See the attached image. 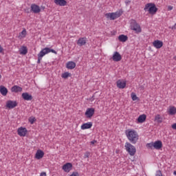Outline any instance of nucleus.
<instances>
[{
    "mask_svg": "<svg viewBox=\"0 0 176 176\" xmlns=\"http://www.w3.org/2000/svg\"><path fill=\"white\" fill-rule=\"evenodd\" d=\"M125 135L131 144H137L138 140H140L138 132L134 129H127L125 131Z\"/></svg>",
    "mask_w": 176,
    "mask_h": 176,
    "instance_id": "f257e3e1",
    "label": "nucleus"
},
{
    "mask_svg": "<svg viewBox=\"0 0 176 176\" xmlns=\"http://www.w3.org/2000/svg\"><path fill=\"white\" fill-rule=\"evenodd\" d=\"M144 12H148L149 14H156L157 12V8L153 3H148L145 5L144 8Z\"/></svg>",
    "mask_w": 176,
    "mask_h": 176,
    "instance_id": "f03ea898",
    "label": "nucleus"
},
{
    "mask_svg": "<svg viewBox=\"0 0 176 176\" xmlns=\"http://www.w3.org/2000/svg\"><path fill=\"white\" fill-rule=\"evenodd\" d=\"M124 146H125V151L128 152L130 156H134V155L137 153V148H135V146L131 144V143L126 142L125 143Z\"/></svg>",
    "mask_w": 176,
    "mask_h": 176,
    "instance_id": "7ed1b4c3",
    "label": "nucleus"
},
{
    "mask_svg": "<svg viewBox=\"0 0 176 176\" xmlns=\"http://www.w3.org/2000/svg\"><path fill=\"white\" fill-rule=\"evenodd\" d=\"M147 148H149L150 149H157L159 151V149H162L163 148V143L160 140H157L155 142H152L151 143H148L146 144Z\"/></svg>",
    "mask_w": 176,
    "mask_h": 176,
    "instance_id": "20e7f679",
    "label": "nucleus"
},
{
    "mask_svg": "<svg viewBox=\"0 0 176 176\" xmlns=\"http://www.w3.org/2000/svg\"><path fill=\"white\" fill-rule=\"evenodd\" d=\"M122 13L120 10L116 12H109L105 14V17L109 20H116V19H119L122 16Z\"/></svg>",
    "mask_w": 176,
    "mask_h": 176,
    "instance_id": "39448f33",
    "label": "nucleus"
},
{
    "mask_svg": "<svg viewBox=\"0 0 176 176\" xmlns=\"http://www.w3.org/2000/svg\"><path fill=\"white\" fill-rule=\"evenodd\" d=\"M49 53H54V54H57V52L56 50L50 49L49 47L43 48L38 54V56L43 58L46 54H49Z\"/></svg>",
    "mask_w": 176,
    "mask_h": 176,
    "instance_id": "423d86ee",
    "label": "nucleus"
},
{
    "mask_svg": "<svg viewBox=\"0 0 176 176\" xmlns=\"http://www.w3.org/2000/svg\"><path fill=\"white\" fill-rule=\"evenodd\" d=\"M131 30H132V31H135L136 34H140V32H142V31L141 26L137 23V21H135V20L131 21Z\"/></svg>",
    "mask_w": 176,
    "mask_h": 176,
    "instance_id": "0eeeda50",
    "label": "nucleus"
},
{
    "mask_svg": "<svg viewBox=\"0 0 176 176\" xmlns=\"http://www.w3.org/2000/svg\"><path fill=\"white\" fill-rule=\"evenodd\" d=\"M28 133V130H27V128L25 127L21 126L17 129V134L19 137H25Z\"/></svg>",
    "mask_w": 176,
    "mask_h": 176,
    "instance_id": "6e6552de",
    "label": "nucleus"
},
{
    "mask_svg": "<svg viewBox=\"0 0 176 176\" xmlns=\"http://www.w3.org/2000/svg\"><path fill=\"white\" fill-rule=\"evenodd\" d=\"M96 110L94 108H88L87 109V111H85V116L87 118V119H91L94 115V112Z\"/></svg>",
    "mask_w": 176,
    "mask_h": 176,
    "instance_id": "1a4fd4ad",
    "label": "nucleus"
},
{
    "mask_svg": "<svg viewBox=\"0 0 176 176\" xmlns=\"http://www.w3.org/2000/svg\"><path fill=\"white\" fill-rule=\"evenodd\" d=\"M17 105V102L14 100H8L6 104V108L8 109H13V108H16Z\"/></svg>",
    "mask_w": 176,
    "mask_h": 176,
    "instance_id": "9d476101",
    "label": "nucleus"
},
{
    "mask_svg": "<svg viewBox=\"0 0 176 176\" xmlns=\"http://www.w3.org/2000/svg\"><path fill=\"white\" fill-rule=\"evenodd\" d=\"M112 60H113V61H115L116 63H118V61L122 60V55H120V54L119 52H115L113 54Z\"/></svg>",
    "mask_w": 176,
    "mask_h": 176,
    "instance_id": "9b49d317",
    "label": "nucleus"
},
{
    "mask_svg": "<svg viewBox=\"0 0 176 176\" xmlns=\"http://www.w3.org/2000/svg\"><path fill=\"white\" fill-rule=\"evenodd\" d=\"M116 85L118 89H124L127 85V82H126V80H118L116 82Z\"/></svg>",
    "mask_w": 176,
    "mask_h": 176,
    "instance_id": "f8f14e48",
    "label": "nucleus"
},
{
    "mask_svg": "<svg viewBox=\"0 0 176 176\" xmlns=\"http://www.w3.org/2000/svg\"><path fill=\"white\" fill-rule=\"evenodd\" d=\"M86 43H87V38L86 37L79 38L78 40L77 41V45L78 46H80V47L85 46Z\"/></svg>",
    "mask_w": 176,
    "mask_h": 176,
    "instance_id": "ddd939ff",
    "label": "nucleus"
},
{
    "mask_svg": "<svg viewBox=\"0 0 176 176\" xmlns=\"http://www.w3.org/2000/svg\"><path fill=\"white\" fill-rule=\"evenodd\" d=\"M62 170H63L65 173H69V171L72 170V164L69 162L66 163L63 166Z\"/></svg>",
    "mask_w": 176,
    "mask_h": 176,
    "instance_id": "4468645a",
    "label": "nucleus"
},
{
    "mask_svg": "<svg viewBox=\"0 0 176 176\" xmlns=\"http://www.w3.org/2000/svg\"><path fill=\"white\" fill-rule=\"evenodd\" d=\"M30 8L33 13H41V7L36 4H32Z\"/></svg>",
    "mask_w": 176,
    "mask_h": 176,
    "instance_id": "2eb2a0df",
    "label": "nucleus"
},
{
    "mask_svg": "<svg viewBox=\"0 0 176 176\" xmlns=\"http://www.w3.org/2000/svg\"><path fill=\"white\" fill-rule=\"evenodd\" d=\"M153 45L155 49H161V47H163V41L155 40L153 42Z\"/></svg>",
    "mask_w": 176,
    "mask_h": 176,
    "instance_id": "dca6fc26",
    "label": "nucleus"
},
{
    "mask_svg": "<svg viewBox=\"0 0 176 176\" xmlns=\"http://www.w3.org/2000/svg\"><path fill=\"white\" fill-rule=\"evenodd\" d=\"M167 113L170 116H174V115H176V107L174 106H170L167 109Z\"/></svg>",
    "mask_w": 176,
    "mask_h": 176,
    "instance_id": "f3484780",
    "label": "nucleus"
},
{
    "mask_svg": "<svg viewBox=\"0 0 176 176\" xmlns=\"http://www.w3.org/2000/svg\"><path fill=\"white\" fill-rule=\"evenodd\" d=\"M45 156V153L43 151L39 149L37 150L36 154H35V159H37V160H40V159H42Z\"/></svg>",
    "mask_w": 176,
    "mask_h": 176,
    "instance_id": "a211bd4d",
    "label": "nucleus"
},
{
    "mask_svg": "<svg viewBox=\"0 0 176 176\" xmlns=\"http://www.w3.org/2000/svg\"><path fill=\"white\" fill-rule=\"evenodd\" d=\"M93 127V122H88L87 123H84L81 125L80 129L81 130H87L89 129H91Z\"/></svg>",
    "mask_w": 176,
    "mask_h": 176,
    "instance_id": "6ab92c4d",
    "label": "nucleus"
},
{
    "mask_svg": "<svg viewBox=\"0 0 176 176\" xmlns=\"http://www.w3.org/2000/svg\"><path fill=\"white\" fill-rule=\"evenodd\" d=\"M22 98H23V100L25 101H31V100H32V96L27 92H25L22 94Z\"/></svg>",
    "mask_w": 176,
    "mask_h": 176,
    "instance_id": "aec40b11",
    "label": "nucleus"
},
{
    "mask_svg": "<svg viewBox=\"0 0 176 176\" xmlns=\"http://www.w3.org/2000/svg\"><path fill=\"white\" fill-rule=\"evenodd\" d=\"M55 4L58 5V6H66L67 1L65 0H54Z\"/></svg>",
    "mask_w": 176,
    "mask_h": 176,
    "instance_id": "412c9836",
    "label": "nucleus"
},
{
    "mask_svg": "<svg viewBox=\"0 0 176 176\" xmlns=\"http://www.w3.org/2000/svg\"><path fill=\"white\" fill-rule=\"evenodd\" d=\"M11 91L12 93H19L23 91V88L17 85H14L11 88Z\"/></svg>",
    "mask_w": 176,
    "mask_h": 176,
    "instance_id": "4be33fe9",
    "label": "nucleus"
},
{
    "mask_svg": "<svg viewBox=\"0 0 176 176\" xmlns=\"http://www.w3.org/2000/svg\"><path fill=\"white\" fill-rule=\"evenodd\" d=\"M75 67H76V63L74 61H69L66 64V68H67V69H74Z\"/></svg>",
    "mask_w": 176,
    "mask_h": 176,
    "instance_id": "5701e85b",
    "label": "nucleus"
},
{
    "mask_svg": "<svg viewBox=\"0 0 176 176\" xmlns=\"http://www.w3.org/2000/svg\"><path fill=\"white\" fill-rule=\"evenodd\" d=\"M27 36V30L23 28L22 32H21L18 36L19 39H24Z\"/></svg>",
    "mask_w": 176,
    "mask_h": 176,
    "instance_id": "b1692460",
    "label": "nucleus"
},
{
    "mask_svg": "<svg viewBox=\"0 0 176 176\" xmlns=\"http://www.w3.org/2000/svg\"><path fill=\"white\" fill-rule=\"evenodd\" d=\"M154 121H155L157 123H162L163 122V117L160 114H157L155 116Z\"/></svg>",
    "mask_w": 176,
    "mask_h": 176,
    "instance_id": "393cba45",
    "label": "nucleus"
},
{
    "mask_svg": "<svg viewBox=\"0 0 176 176\" xmlns=\"http://www.w3.org/2000/svg\"><path fill=\"white\" fill-rule=\"evenodd\" d=\"M0 93L2 96H6L8 94V89L5 86H0Z\"/></svg>",
    "mask_w": 176,
    "mask_h": 176,
    "instance_id": "a878e982",
    "label": "nucleus"
},
{
    "mask_svg": "<svg viewBox=\"0 0 176 176\" xmlns=\"http://www.w3.org/2000/svg\"><path fill=\"white\" fill-rule=\"evenodd\" d=\"M146 120V115H140L138 118V123H144Z\"/></svg>",
    "mask_w": 176,
    "mask_h": 176,
    "instance_id": "bb28decb",
    "label": "nucleus"
},
{
    "mask_svg": "<svg viewBox=\"0 0 176 176\" xmlns=\"http://www.w3.org/2000/svg\"><path fill=\"white\" fill-rule=\"evenodd\" d=\"M20 54L25 55L28 53V50L27 49V47L22 46L21 49L19 50Z\"/></svg>",
    "mask_w": 176,
    "mask_h": 176,
    "instance_id": "cd10ccee",
    "label": "nucleus"
},
{
    "mask_svg": "<svg viewBox=\"0 0 176 176\" xmlns=\"http://www.w3.org/2000/svg\"><path fill=\"white\" fill-rule=\"evenodd\" d=\"M118 39H119L120 42H126V41H127V39H129V37H127V36H126L124 34H121L118 36Z\"/></svg>",
    "mask_w": 176,
    "mask_h": 176,
    "instance_id": "c85d7f7f",
    "label": "nucleus"
},
{
    "mask_svg": "<svg viewBox=\"0 0 176 176\" xmlns=\"http://www.w3.org/2000/svg\"><path fill=\"white\" fill-rule=\"evenodd\" d=\"M131 97L133 101H137V100H140L138 96H137V94H135V93H134V92H132L131 94Z\"/></svg>",
    "mask_w": 176,
    "mask_h": 176,
    "instance_id": "c756f323",
    "label": "nucleus"
},
{
    "mask_svg": "<svg viewBox=\"0 0 176 176\" xmlns=\"http://www.w3.org/2000/svg\"><path fill=\"white\" fill-rule=\"evenodd\" d=\"M61 76L63 79H67V78H69V76H71V74L68 72H65L62 74Z\"/></svg>",
    "mask_w": 176,
    "mask_h": 176,
    "instance_id": "7c9ffc66",
    "label": "nucleus"
},
{
    "mask_svg": "<svg viewBox=\"0 0 176 176\" xmlns=\"http://www.w3.org/2000/svg\"><path fill=\"white\" fill-rule=\"evenodd\" d=\"M35 120H36V119H35V117H30L29 118V122L31 124H34Z\"/></svg>",
    "mask_w": 176,
    "mask_h": 176,
    "instance_id": "2f4dec72",
    "label": "nucleus"
},
{
    "mask_svg": "<svg viewBox=\"0 0 176 176\" xmlns=\"http://www.w3.org/2000/svg\"><path fill=\"white\" fill-rule=\"evenodd\" d=\"M89 156H90V153L89 152H86L84 155V158L85 159H89Z\"/></svg>",
    "mask_w": 176,
    "mask_h": 176,
    "instance_id": "473e14b6",
    "label": "nucleus"
},
{
    "mask_svg": "<svg viewBox=\"0 0 176 176\" xmlns=\"http://www.w3.org/2000/svg\"><path fill=\"white\" fill-rule=\"evenodd\" d=\"M155 176H163V175L162 174V171L157 170L156 172Z\"/></svg>",
    "mask_w": 176,
    "mask_h": 176,
    "instance_id": "72a5a7b5",
    "label": "nucleus"
},
{
    "mask_svg": "<svg viewBox=\"0 0 176 176\" xmlns=\"http://www.w3.org/2000/svg\"><path fill=\"white\" fill-rule=\"evenodd\" d=\"M41 60H42V57L38 56V60H37L38 64H41Z\"/></svg>",
    "mask_w": 176,
    "mask_h": 176,
    "instance_id": "f704fd0d",
    "label": "nucleus"
},
{
    "mask_svg": "<svg viewBox=\"0 0 176 176\" xmlns=\"http://www.w3.org/2000/svg\"><path fill=\"white\" fill-rule=\"evenodd\" d=\"M171 127L173 129V130H176V123L172 124Z\"/></svg>",
    "mask_w": 176,
    "mask_h": 176,
    "instance_id": "c9c22d12",
    "label": "nucleus"
},
{
    "mask_svg": "<svg viewBox=\"0 0 176 176\" xmlns=\"http://www.w3.org/2000/svg\"><path fill=\"white\" fill-rule=\"evenodd\" d=\"M91 145H94V144H97V140H92L91 142Z\"/></svg>",
    "mask_w": 176,
    "mask_h": 176,
    "instance_id": "e433bc0d",
    "label": "nucleus"
},
{
    "mask_svg": "<svg viewBox=\"0 0 176 176\" xmlns=\"http://www.w3.org/2000/svg\"><path fill=\"white\" fill-rule=\"evenodd\" d=\"M173 6H168V10H173Z\"/></svg>",
    "mask_w": 176,
    "mask_h": 176,
    "instance_id": "4c0bfd02",
    "label": "nucleus"
},
{
    "mask_svg": "<svg viewBox=\"0 0 176 176\" xmlns=\"http://www.w3.org/2000/svg\"><path fill=\"white\" fill-rule=\"evenodd\" d=\"M3 52V47H2L1 45H0V53H2Z\"/></svg>",
    "mask_w": 176,
    "mask_h": 176,
    "instance_id": "58836bf2",
    "label": "nucleus"
},
{
    "mask_svg": "<svg viewBox=\"0 0 176 176\" xmlns=\"http://www.w3.org/2000/svg\"><path fill=\"white\" fill-rule=\"evenodd\" d=\"M172 30H176V23L172 27Z\"/></svg>",
    "mask_w": 176,
    "mask_h": 176,
    "instance_id": "ea45409f",
    "label": "nucleus"
},
{
    "mask_svg": "<svg viewBox=\"0 0 176 176\" xmlns=\"http://www.w3.org/2000/svg\"><path fill=\"white\" fill-rule=\"evenodd\" d=\"M90 100L91 102H93V100H94V96H93Z\"/></svg>",
    "mask_w": 176,
    "mask_h": 176,
    "instance_id": "a19ab883",
    "label": "nucleus"
},
{
    "mask_svg": "<svg viewBox=\"0 0 176 176\" xmlns=\"http://www.w3.org/2000/svg\"><path fill=\"white\" fill-rule=\"evenodd\" d=\"M174 175H176V170L173 172Z\"/></svg>",
    "mask_w": 176,
    "mask_h": 176,
    "instance_id": "79ce46f5",
    "label": "nucleus"
},
{
    "mask_svg": "<svg viewBox=\"0 0 176 176\" xmlns=\"http://www.w3.org/2000/svg\"><path fill=\"white\" fill-rule=\"evenodd\" d=\"M175 60H176V56H175Z\"/></svg>",
    "mask_w": 176,
    "mask_h": 176,
    "instance_id": "37998d69",
    "label": "nucleus"
}]
</instances>
